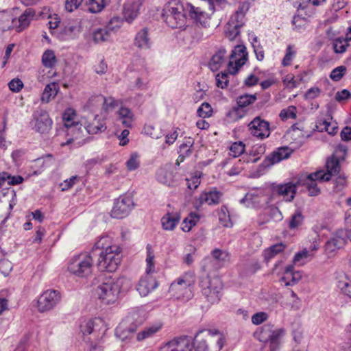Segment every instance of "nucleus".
Listing matches in <instances>:
<instances>
[{
	"label": "nucleus",
	"mask_w": 351,
	"mask_h": 351,
	"mask_svg": "<svg viewBox=\"0 0 351 351\" xmlns=\"http://www.w3.org/2000/svg\"><path fill=\"white\" fill-rule=\"evenodd\" d=\"M291 152L287 147H281L274 151L269 156H267L263 162L261 164V167H269L273 165L280 162L284 159L289 157Z\"/></svg>",
	"instance_id": "nucleus-20"
},
{
	"label": "nucleus",
	"mask_w": 351,
	"mask_h": 351,
	"mask_svg": "<svg viewBox=\"0 0 351 351\" xmlns=\"http://www.w3.org/2000/svg\"><path fill=\"white\" fill-rule=\"evenodd\" d=\"M326 167L327 172L324 171V173L328 176L330 180L332 176L337 175L340 171L339 159L332 156L330 159L327 160Z\"/></svg>",
	"instance_id": "nucleus-38"
},
{
	"label": "nucleus",
	"mask_w": 351,
	"mask_h": 351,
	"mask_svg": "<svg viewBox=\"0 0 351 351\" xmlns=\"http://www.w3.org/2000/svg\"><path fill=\"white\" fill-rule=\"evenodd\" d=\"M245 151V145L241 142H234L230 147V155L234 158L239 157Z\"/></svg>",
	"instance_id": "nucleus-50"
},
{
	"label": "nucleus",
	"mask_w": 351,
	"mask_h": 351,
	"mask_svg": "<svg viewBox=\"0 0 351 351\" xmlns=\"http://www.w3.org/2000/svg\"><path fill=\"white\" fill-rule=\"evenodd\" d=\"M331 123L326 119H319L316 122V128L319 132H327L329 134L334 135L337 132V126H332L331 130L329 129Z\"/></svg>",
	"instance_id": "nucleus-47"
},
{
	"label": "nucleus",
	"mask_w": 351,
	"mask_h": 351,
	"mask_svg": "<svg viewBox=\"0 0 351 351\" xmlns=\"http://www.w3.org/2000/svg\"><path fill=\"white\" fill-rule=\"evenodd\" d=\"M264 215H267L268 218L261 223H267L270 220L274 221L275 222H278L280 221L283 219L282 213L280 212L279 208L276 206L269 207L268 209L265 210Z\"/></svg>",
	"instance_id": "nucleus-44"
},
{
	"label": "nucleus",
	"mask_w": 351,
	"mask_h": 351,
	"mask_svg": "<svg viewBox=\"0 0 351 351\" xmlns=\"http://www.w3.org/2000/svg\"><path fill=\"white\" fill-rule=\"evenodd\" d=\"M118 119L121 122L122 125L125 128H131L134 121V114L131 110L126 107H121L119 111Z\"/></svg>",
	"instance_id": "nucleus-37"
},
{
	"label": "nucleus",
	"mask_w": 351,
	"mask_h": 351,
	"mask_svg": "<svg viewBox=\"0 0 351 351\" xmlns=\"http://www.w3.org/2000/svg\"><path fill=\"white\" fill-rule=\"evenodd\" d=\"M199 220V217L197 213H191L189 216L184 219L181 229L184 232H189L191 228L196 225Z\"/></svg>",
	"instance_id": "nucleus-42"
},
{
	"label": "nucleus",
	"mask_w": 351,
	"mask_h": 351,
	"mask_svg": "<svg viewBox=\"0 0 351 351\" xmlns=\"http://www.w3.org/2000/svg\"><path fill=\"white\" fill-rule=\"evenodd\" d=\"M180 220V215L178 213H167L161 219L162 228L165 230H173Z\"/></svg>",
	"instance_id": "nucleus-32"
},
{
	"label": "nucleus",
	"mask_w": 351,
	"mask_h": 351,
	"mask_svg": "<svg viewBox=\"0 0 351 351\" xmlns=\"http://www.w3.org/2000/svg\"><path fill=\"white\" fill-rule=\"evenodd\" d=\"M56 63L54 51L51 49L46 50L42 56V64L47 68H52Z\"/></svg>",
	"instance_id": "nucleus-46"
},
{
	"label": "nucleus",
	"mask_w": 351,
	"mask_h": 351,
	"mask_svg": "<svg viewBox=\"0 0 351 351\" xmlns=\"http://www.w3.org/2000/svg\"><path fill=\"white\" fill-rule=\"evenodd\" d=\"M113 20H111L110 23L104 27L96 29L93 34V40L95 43L104 42L108 40L110 37V34L113 32L115 29L119 28V26H112Z\"/></svg>",
	"instance_id": "nucleus-26"
},
{
	"label": "nucleus",
	"mask_w": 351,
	"mask_h": 351,
	"mask_svg": "<svg viewBox=\"0 0 351 351\" xmlns=\"http://www.w3.org/2000/svg\"><path fill=\"white\" fill-rule=\"evenodd\" d=\"M88 3L90 4L88 10L91 13L99 12L104 8V0H101L100 3L97 2L95 0H88Z\"/></svg>",
	"instance_id": "nucleus-61"
},
{
	"label": "nucleus",
	"mask_w": 351,
	"mask_h": 351,
	"mask_svg": "<svg viewBox=\"0 0 351 351\" xmlns=\"http://www.w3.org/2000/svg\"><path fill=\"white\" fill-rule=\"evenodd\" d=\"M199 285L202 295L208 302L215 304L220 301L223 285L219 278L202 276L199 277Z\"/></svg>",
	"instance_id": "nucleus-6"
},
{
	"label": "nucleus",
	"mask_w": 351,
	"mask_h": 351,
	"mask_svg": "<svg viewBox=\"0 0 351 351\" xmlns=\"http://www.w3.org/2000/svg\"><path fill=\"white\" fill-rule=\"evenodd\" d=\"M213 109L211 106L207 103H203L197 109V113L199 117L202 118L209 117L212 115Z\"/></svg>",
	"instance_id": "nucleus-56"
},
{
	"label": "nucleus",
	"mask_w": 351,
	"mask_h": 351,
	"mask_svg": "<svg viewBox=\"0 0 351 351\" xmlns=\"http://www.w3.org/2000/svg\"><path fill=\"white\" fill-rule=\"evenodd\" d=\"M169 292L177 299L189 300L192 297V286L189 280L179 278L173 282Z\"/></svg>",
	"instance_id": "nucleus-16"
},
{
	"label": "nucleus",
	"mask_w": 351,
	"mask_h": 351,
	"mask_svg": "<svg viewBox=\"0 0 351 351\" xmlns=\"http://www.w3.org/2000/svg\"><path fill=\"white\" fill-rule=\"evenodd\" d=\"M130 286V280L125 277L106 278L95 289V295L104 303L114 302L121 292L126 291Z\"/></svg>",
	"instance_id": "nucleus-2"
},
{
	"label": "nucleus",
	"mask_w": 351,
	"mask_h": 351,
	"mask_svg": "<svg viewBox=\"0 0 351 351\" xmlns=\"http://www.w3.org/2000/svg\"><path fill=\"white\" fill-rule=\"evenodd\" d=\"M348 47V44L344 42L343 38H337L333 44L334 50L337 53L345 52Z\"/></svg>",
	"instance_id": "nucleus-58"
},
{
	"label": "nucleus",
	"mask_w": 351,
	"mask_h": 351,
	"mask_svg": "<svg viewBox=\"0 0 351 351\" xmlns=\"http://www.w3.org/2000/svg\"><path fill=\"white\" fill-rule=\"evenodd\" d=\"M158 286L157 280L152 276L147 274L139 280L136 285V290L141 296L145 297L151 291L156 289Z\"/></svg>",
	"instance_id": "nucleus-23"
},
{
	"label": "nucleus",
	"mask_w": 351,
	"mask_h": 351,
	"mask_svg": "<svg viewBox=\"0 0 351 351\" xmlns=\"http://www.w3.org/2000/svg\"><path fill=\"white\" fill-rule=\"evenodd\" d=\"M157 180L167 186H173L175 184L173 171L167 167L160 168L156 172Z\"/></svg>",
	"instance_id": "nucleus-30"
},
{
	"label": "nucleus",
	"mask_w": 351,
	"mask_h": 351,
	"mask_svg": "<svg viewBox=\"0 0 351 351\" xmlns=\"http://www.w3.org/2000/svg\"><path fill=\"white\" fill-rule=\"evenodd\" d=\"M291 280H287L288 276H283L281 278V281L284 282L286 286H292L296 284L301 278V274L299 271L294 272L291 275Z\"/></svg>",
	"instance_id": "nucleus-62"
},
{
	"label": "nucleus",
	"mask_w": 351,
	"mask_h": 351,
	"mask_svg": "<svg viewBox=\"0 0 351 351\" xmlns=\"http://www.w3.org/2000/svg\"><path fill=\"white\" fill-rule=\"evenodd\" d=\"M256 99L257 97L256 94H245L237 97V106L242 110H245V108L246 107L254 104Z\"/></svg>",
	"instance_id": "nucleus-43"
},
{
	"label": "nucleus",
	"mask_w": 351,
	"mask_h": 351,
	"mask_svg": "<svg viewBox=\"0 0 351 351\" xmlns=\"http://www.w3.org/2000/svg\"><path fill=\"white\" fill-rule=\"evenodd\" d=\"M61 300L59 291L48 289L44 291L37 300V308L40 313L48 312L53 309Z\"/></svg>",
	"instance_id": "nucleus-11"
},
{
	"label": "nucleus",
	"mask_w": 351,
	"mask_h": 351,
	"mask_svg": "<svg viewBox=\"0 0 351 351\" xmlns=\"http://www.w3.org/2000/svg\"><path fill=\"white\" fill-rule=\"evenodd\" d=\"M306 19L299 15H295L292 20V24L294 26V29L300 32L305 26Z\"/></svg>",
	"instance_id": "nucleus-59"
},
{
	"label": "nucleus",
	"mask_w": 351,
	"mask_h": 351,
	"mask_svg": "<svg viewBox=\"0 0 351 351\" xmlns=\"http://www.w3.org/2000/svg\"><path fill=\"white\" fill-rule=\"evenodd\" d=\"M29 125L35 132L47 136L52 129L53 121L46 110L38 109L33 112Z\"/></svg>",
	"instance_id": "nucleus-9"
},
{
	"label": "nucleus",
	"mask_w": 351,
	"mask_h": 351,
	"mask_svg": "<svg viewBox=\"0 0 351 351\" xmlns=\"http://www.w3.org/2000/svg\"><path fill=\"white\" fill-rule=\"evenodd\" d=\"M317 180L328 181V176L324 175V171L320 170L308 174L304 179V182L303 184L306 186L311 196L317 195L320 192L319 189L317 186L316 182Z\"/></svg>",
	"instance_id": "nucleus-18"
},
{
	"label": "nucleus",
	"mask_w": 351,
	"mask_h": 351,
	"mask_svg": "<svg viewBox=\"0 0 351 351\" xmlns=\"http://www.w3.org/2000/svg\"><path fill=\"white\" fill-rule=\"evenodd\" d=\"M79 28L73 25H69L62 28L58 34V38L61 40H66L73 38Z\"/></svg>",
	"instance_id": "nucleus-40"
},
{
	"label": "nucleus",
	"mask_w": 351,
	"mask_h": 351,
	"mask_svg": "<svg viewBox=\"0 0 351 351\" xmlns=\"http://www.w3.org/2000/svg\"><path fill=\"white\" fill-rule=\"evenodd\" d=\"M269 123L257 116L247 125L248 131L251 135L260 140H264L270 135Z\"/></svg>",
	"instance_id": "nucleus-15"
},
{
	"label": "nucleus",
	"mask_w": 351,
	"mask_h": 351,
	"mask_svg": "<svg viewBox=\"0 0 351 351\" xmlns=\"http://www.w3.org/2000/svg\"><path fill=\"white\" fill-rule=\"evenodd\" d=\"M143 323L137 313H132L124 318L117 326L115 335L122 341L136 339V330Z\"/></svg>",
	"instance_id": "nucleus-5"
},
{
	"label": "nucleus",
	"mask_w": 351,
	"mask_h": 351,
	"mask_svg": "<svg viewBox=\"0 0 351 351\" xmlns=\"http://www.w3.org/2000/svg\"><path fill=\"white\" fill-rule=\"evenodd\" d=\"M308 255L309 252L304 249L295 254L293 262L295 265H302L304 264V260L308 256Z\"/></svg>",
	"instance_id": "nucleus-57"
},
{
	"label": "nucleus",
	"mask_w": 351,
	"mask_h": 351,
	"mask_svg": "<svg viewBox=\"0 0 351 351\" xmlns=\"http://www.w3.org/2000/svg\"><path fill=\"white\" fill-rule=\"evenodd\" d=\"M143 1V0H127L123 9V16L127 22L131 23L137 17Z\"/></svg>",
	"instance_id": "nucleus-22"
},
{
	"label": "nucleus",
	"mask_w": 351,
	"mask_h": 351,
	"mask_svg": "<svg viewBox=\"0 0 351 351\" xmlns=\"http://www.w3.org/2000/svg\"><path fill=\"white\" fill-rule=\"evenodd\" d=\"M298 183L287 182L278 184L272 187L274 194H276L287 202H291L296 193L297 185Z\"/></svg>",
	"instance_id": "nucleus-19"
},
{
	"label": "nucleus",
	"mask_w": 351,
	"mask_h": 351,
	"mask_svg": "<svg viewBox=\"0 0 351 351\" xmlns=\"http://www.w3.org/2000/svg\"><path fill=\"white\" fill-rule=\"evenodd\" d=\"M210 11V14L206 13L202 7H195L191 3H187L186 8L189 10V16H190L197 24L204 27L209 25L210 15L214 12V4L211 0H207L204 2Z\"/></svg>",
	"instance_id": "nucleus-12"
},
{
	"label": "nucleus",
	"mask_w": 351,
	"mask_h": 351,
	"mask_svg": "<svg viewBox=\"0 0 351 351\" xmlns=\"http://www.w3.org/2000/svg\"><path fill=\"white\" fill-rule=\"evenodd\" d=\"M223 193L217 190L216 188H212L209 191L202 192L199 198L198 202L199 206L203 204H207L209 206L217 205L220 203Z\"/></svg>",
	"instance_id": "nucleus-24"
},
{
	"label": "nucleus",
	"mask_w": 351,
	"mask_h": 351,
	"mask_svg": "<svg viewBox=\"0 0 351 351\" xmlns=\"http://www.w3.org/2000/svg\"><path fill=\"white\" fill-rule=\"evenodd\" d=\"M84 125V128L90 134L104 132L107 128L104 119L99 117V115H96L92 122L85 121Z\"/></svg>",
	"instance_id": "nucleus-28"
},
{
	"label": "nucleus",
	"mask_w": 351,
	"mask_h": 351,
	"mask_svg": "<svg viewBox=\"0 0 351 351\" xmlns=\"http://www.w3.org/2000/svg\"><path fill=\"white\" fill-rule=\"evenodd\" d=\"M215 80L216 85L218 88L223 89L228 86V73L226 72H221L218 73L215 77Z\"/></svg>",
	"instance_id": "nucleus-55"
},
{
	"label": "nucleus",
	"mask_w": 351,
	"mask_h": 351,
	"mask_svg": "<svg viewBox=\"0 0 351 351\" xmlns=\"http://www.w3.org/2000/svg\"><path fill=\"white\" fill-rule=\"evenodd\" d=\"M337 280V287L343 293L351 298V278L347 274L341 273Z\"/></svg>",
	"instance_id": "nucleus-34"
},
{
	"label": "nucleus",
	"mask_w": 351,
	"mask_h": 351,
	"mask_svg": "<svg viewBox=\"0 0 351 351\" xmlns=\"http://www.w3.org/2000/svg\"><path fill=\"white\" fill-rule=\"evenodd\" d=\"M134 204L130 195L119 196L114 202L111 210V217L116 219H123L127 217L134 208Z\"/></svg>",
	"instance_id": "nucleus-13"
},
{
	"label": "nucleus",
	"mask_w": 351,
	"mask_h": 351,
	"mask_svg": "<svg viewBox=\"0 0 351 351\" xmlns=\"http://www.w3.org/2000/svg\"><path fill=\"white\" fill-rule=\"evenodd\" d=\"M58 90V85L55 82L46 85L41 95V101L48 103L51 99L56 96Z\"/></svg>",
	"instance_id": "nucleus-39"
},
{
	"label": "nucleus",
	"mask_w": 351,
	"mask_h": 351,
	"mask_svg": "<svg viewBox=\"0 0 351 351\" xmlns=\"http://www.w3.org/2000/svg\"><path fill=\"white\" fill-rule=\"evenodd\" d=\"M248 53L244 45H237L232 51L228 63L229 73L235 75L247 60Z\"/></svg>",
	"instance_id": "nucleus-14"
},
{
	"label": "nucleus",
	"mask_w": 351,
	"mask_h": 351,
	"mask_svg": "<svg viewBox=\"0 0 351 351\" xmlns=\"http://www.w3.org/2000/svg\"><path fill=\"white\" fill-rule=\"evenodd\" d=\"M75 117V111L71 108H69L65 110L62 115V119L64 121V125L65 128L67 129V133H73L79 132L78 131V125L77 122L74 121V118Z\"/></svg>",
	"instance_id": "nucleus-29"
},
{
	"label": "nucleus",
	"mask_w": 351,
	"mask_h": 351,
	"mask_svg": "<svg viewBox=\"0 0 351 351\" xmlns=\"http://www.w3.org/2000/svg\"><path fill=\"white\" fill-rule=\"evenodd\" d=\"M36 18V12L33 8H27L24 12L16 19L14 28L20 32L29 26L30 22Z\"/></svg>",
	"instance_id": "nucleus-25"
},
{
	"label": "nucleus",
	"mask_w": 351,
	"mask_h": 351,
	"mask_svg": "<svg viewBox=\"0 0 351 351\" xmlns=\"http://www.w3.org/2000/svg\"><path fill=\"white\" fill-rule=\"evenodd\" d=\"M304 223V216L299 210H296L290 217L288 227L291 230H298Z\"/></svg>",
	"instance_id": "nucleus-41"
},
{
	"label": "nucleus",
	"mask_w": 351,
	"mask_h": 351,
	"mask_svg": "<svg viewBox=\"0 0 351 351\" xmlns=\"http://www.w3.org/2000/svg\"><path fill=\"white\" fill-rule=\"evenodd\" d=\"M191 338L184 336L175 338L160 347L159 351H191Z\"/></svg>",
	"instance_id": "nucleus-17"
},
{
	"label": "nucleus",
	"mask_w": 351,
	"mask_h": 351,
	"mask_svg": "<svg viewBox=\"0 0 351 351\" xmlns=\"http://www.w3.org/2000/svg\"><path fill=\"white\" fill-rule=\"evenodd\" d=\"M224 343L222 334L216 329H202L195 335L193 345L195 351H219Z\"/></svg>",
	"instance_id": "nucleus-4"
},
{
	"label": "nucleus",
	"mask_w": 351,
	"mask_h": 351,
	"mask_svg": "<svg viewBox=\"0 0 351 351\" xmlns=\"http://www.w3.org/2000/svg\"><path fill=\"white\" fill-rule=\"evenodd\" d=\"M347 242V234L343 230H339L325 244L326 253H332L343 247Z\"/></svg>",
	"instance_id": "nucleus-21"
},
{
	"label": "nucleus",
	"mask_w": 351,
	"mask_h": 351,
	"mask_svg": "<svg viewBox=\"0 0 351 351\" xmlns=\"http://www.w3.org/2000/svg\"><path fill=\"white\" fill-rule=\"evenodd\" d=\"M194 144V140L188 137L185 138V141L182 143L179 147L178 158L176 160V165H179L182 162L186 157H189L192 154V147Z\"/></svg>",
	"instance_id": "nucleus-31"
},
{
	"label": "nucleus",
	"mask_w": 351,
	"mask_h": 351,
	"mask_svg": "<svg viewBox=\"0 0 351 351\" xmlns=\"http://www.w3.org/2000/svg\"><path fill=\"white\" fill-rule=\"evenodd\" d=\"M94 257L98 256L97 267L101 271H115L121 261L120 247L111 243L110 238L102 237L92 250Z\"/></svg>",
	"instance_id": "nucleus-1"
},
{
	"label": "nucleus",
	"mask_w": 351,
	"mask_h": 351,
	"mask_svg": "<svg viewBox=\"0 0 351 351\" xmlns=\"http://www.w3.org/2000/svg\"><path fill=\"white\" fill-rule=\"evenodd\" d=\"M302 80L300 75L295 76L292 74L287 75L283 77L282 82L286 86L289 88H295L299 86L300 82Z\"/></svg>",
	"instance_id": "nucleus-49"
},
{
	"label": "nucleus",
	"mask_w": 351,
	"mask_h": 351,
	"mask_svg": "<svg viewBox=\"0 0 351 351\" xmlns=\"http://www.w3.org/2000/svg\"><path fill=\"white\" fill-rule=\"evenodd\" d=\"M265 150L266 147L264 144H256L253 146L250 152V154L256 158L252 159V162H256L259 160L260 156L265 152Z\"/></svg>",
	"instance_id": "nucleus-51"
},
{
	"label": "nucleus",
	"mask_w": 351,
	"mask_h": 351,
	"mask_svg": "<svg viewBox=\"0 0 351 351\" xmlns=\"http://www.w3.org/2000/svg\"><path fill=\"white\" fill-rule=\"evenodd\" d=\"M346 67L345 66H339L332 70L330 77L335 82L339 81L346 74Z\"/></svg>",
	"instance_id": "nucleus-54"
},
{
	"label": "nucleus",
	"mask_w": 351,
	"mask_h": 351,
	"mask_svg": "<svg viewBox=\"0 0 351 351\" xmlns=\"http://www.w3.org/2000/svg\"><path fill=\"white\" fill-rule=\"evenodd\" d=\"M246 112V110H242L239 106H236L227 112L226 117L229 121L235 122L243 118Z\"/></svg>",
	"instance_id": "nucleus-45"
},
{
	"label": "nucleus",
	"mask_w": 351,
	"mask_h": 351,
	"mask_svg": "<svg viewBox=\"0 0 351 351\" xmlns=\"http://www.w3.org/2000/svg\"><path fill=\"white\" fill-rule=\"evenodd\" d=\"M273 327L274 326L271 324L263 326L259 339L261 341L269 342L270 351H279L280 339L285 335V330L282 328L274 330Z\"/></svg>",
	"instance_id": "nucleus-10"
},
{
	"label": "nucleus",
	"mask_w": 351,
	"mask_h": 351,
	"mask_svg": "<svg viewBox=\"0 0 351 351\" xmlns=\"http://www.w3.org/2000/svg\"><path fill=\"white\" fill-rule=\"evenodd\" d=\"M187 3L180 0H170L165 5L162 18L169 27L174 29L181 28L185 25L186 16H189Z\"/></svg>",
	"instance_id": "nucleus-3"
},
{
	"label": "nucleus",
	"mask_w": 351,
	"mask_h": 351,
	"mask_svg": "<svg viewBox=\"0 0 351 351\" xmlns=\"http://www.w3.org/2000/svg\"><path fill=\"white\" fill-rule=\"evenodd\" d=\"M93 257L92 254H81L75 256L69 263V271L77 277L88 276L93 271Z\"/></svg>",
	"instance_id": "nucleus-7"
},
{
	"label": "nucleus",
	"mask_w": 351,
	"mask_h": 351,
	"mask_svg": "<svg viewBox=\"0 0 351 351\" xmlns=\"http://www.w3.org/2000/svg\"><path fill=\"white\" fill-rule=\"evenodd\" d=\"M138 156L136 154H132L130 159L126 162V167L129 171H134L139 167Z\"/></svg>",
	"instance_id": "nucleus-60"
},
{
	"label": "nucleus",
	"mask_w": 351,
	"mask_h": 351,
	"mask_svg": "<svg viewBox=\"0 0 351 351\" xmlns=\"http://www.w3.org/2000/svg\"><path fill=\"white\" fill-rule=\"evenodd\" d=\"M134 45L141 49H148L151 47L152 42L149 35V29L147 27L141 29L136 33Z\"/></svg>",
	"instance_id": "nucleus-27"
},
{
	"label": "nucleus",
	"mask_w": 351,
	"mask_h": 351,
	"mask_svg": "<svg viewBox=\"0 0 351 351\" xmlns=\"http://www.w3.org/2000/svg\"><path fill=\"white\" fill-rule=\"evenodd\" d=\"M94 327L95 320L93 319L84 321L82 322L80 324V330L84 336L90 335L91 333H94Z\"/></svg>",
	"instance_id": "nucleus-53"
},
{
	"label": "nucleus",
	"mask_w": 351,
	"mask_h": 351,
	"mask_svg": "<svg viewBox=\"0 0 351 351\" xmlns=\"http://www.w3.org/2000/svg\"><path fill=\"white\" fill-rule=\"evenodd\" d=\"M279 117L282 121L289 119H295L296 108L293 106H290L287 108L282 109L280 112Z\"/></svg>",
	"instance_id": "nucleus-52"
},
{
	"label": "nucleus",
	"mask_w": 351,
	"mask_h": 351,
	"mask_svg": "<svg viewBox=\"0 0 351 351\" xmlns=\"http://www.w3.org/2000/svg\"><path fill=\"white\" fill-rule=\"evenodd\" d=\"M213 257L219 261H226L230 258V254L226 251L215 249L213 251Z\"/></svg>",
	"instance_id": "nucleus-63"
},
{
	"label": "nucleus",
	"mask_w": 351,
	"mask_h": 351,
	"mask_svg": "<svg viewBox=\"0 0 351 351\" xmlns=\"http://www.w3.org/2000/svg\"><path fill=\"white\" fill-rule=\"evenodd\" d=\"M219 219L220 221V223L224 226V227H230L232 226V223L231 222V219L229 213V210L228 209V207L225 205H223L220 210L219 211Z\"/></svg>",
	"instance_id": "nucleus-48"
},
{
	"label": "nucleus",
	"mask_w": 351,
	"mask_h": 351,
	"mask_svg": "<svg viewBox=\"0 0 351 351\" xmlns=\"http://www.w3.org/2000/svg\"><path fill=\"white\" fill-rule=\"evenodd\" d=\"M16 19L10 12L2 11L0 12V29L5 32L14 28Z\"/></svg>",
	"instance_id": "nucleus-36"
},
{
	"label": "nucleus",
	"mask_w": 351,
	"mask_h": 351,
	"mask_svg": "<svg viewBox=\"0 0 351 351\" xmlns=\"http://www.w3.org/2000/svg\"><path fill=\"white\" fill-rule=\"evenodd\" d=\"M268 315L265 312H258L252 317V322L255 325H259L267 320Z\"/></svg>",
	"instance_id": "nucleus-64"
},
{
	"label": "nucleus",
	"mask_w": 351,
	"mask_h": 351,
	"mask_svg": "<svg viewBox=\"0 0 351 351\" xmlns=\"http://www.w3.org/2000/svg\"><path fill=\"white\" fill-rule=\"evenodd\" d=\"M162 328L161 324H156L145 328L136 335V341H143L154 336Z\"/></svg>",
	"instance_id": "nucleus-35"
},
{
	"label": "nucleus",
	"mask_w": 351,
	"mask_h": 351,
	"mask_svg": "<svg viewBox=\"0 0 351 351\" xmlns=\"http://www.w3.org/2000/svg\"><path fill=\"white\" fill-rule=\"evenodd\" d=\"M226 50L221 47L214 53L208 63V67L213 71H217L224 62Z\"/></svg>",
	"instance_id": "nucleus-33"
},
{
	"label": "nucleus",
	"mask_w": 351,
	"mask_h": 351,
	"mask_svg": "<svg viewBox=\"0 0 351 351\" xmlns=\"http://www.w3.org/2000/svg\"><path fill=\"white\" fill-rule=\"evenodd\" d=\"M248 3H243L228 21L225 27V34L230 40H233L239 35L240 29L245 25V12L248 10Z\"/></svg>",
	"instance_id": "nucleus-8"
}]
</instances>
